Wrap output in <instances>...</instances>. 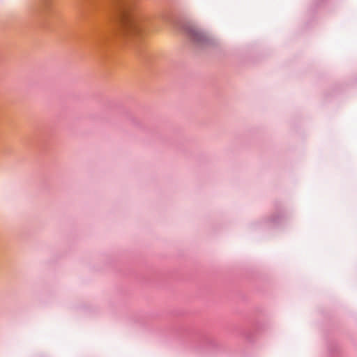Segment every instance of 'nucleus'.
<instances>
[{
    "instance_id": "obj_2",
    "label": "nucleus",
    "mask_w": 357,
    "mask_h": 357,
    "mask_svg": "<svg viewBox=\"0 0 357 357\" xmlns=\"http://www.w3.org/2000/svg\"><path fill=\"white\" fill-rule=\"evenodd\" d=\"M192 39L200 45H206L211 41V37L202 31H193L192 33Z\"/></svg>"
},
{
    "instance_id": "obj_1",
    "label": "nucleus",
    "mask_w": 357,
    "mask_h": 357,
    "mask_svg": "<svg viewBox=\"0 0 357 357\" xmlns=\"http://www.w3.org/2000/svg\"><path fill=\"white\" fill-rule=\"evenodd\" d=\"M116 21L119 33L125 36H136L142 31V20L134 14L127 3H121L116 8Z\"/></svg>"
}]
</instances>
